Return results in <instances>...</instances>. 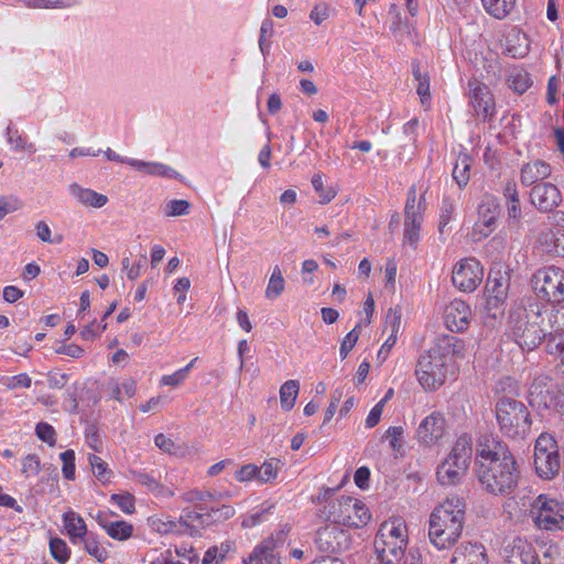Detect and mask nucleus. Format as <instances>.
I'll list each match as a JSON object with an SVG mask.
<instances>
[{
	"instance_id": "nucleus-1",
	"label": "nucleus",
	"mask_w": 564,
	"mask_h": 564,
	"mask_svg": "<svg viewBox=\"0 0 564 564\" xmlns=\"http://www.w3.org/2000/svg\"><path fill=\"white\" fill-rule=\"evenodd\" d=\"M477 476L482 488L494 496H508L518 487L519 464L509 446L498 440L481 443L476 457Z\"/></svg>"
},
{
	"instance_id": "nucleus-2",
	"label": "nucleus",
	"mask_w": 564,
	"mask_h": 564,
	"mask_svg": "<svg viewBox=\"0 0 564 564\" xmlns=\"http://www.w3.org/2000/svg\"><path fill=\"white\" fill-rule=\"evenodd\" d=\"M560 318H564V312L531 303L528 308L511 315L516 343L523 350L534 349L553 329L560 328Z\"/></svg>"
},
{
	"instance_id": "nucleus-3",
	"label": "nucleus",
	"mask_w": 564,
	"mask_h": 564,
	"mask_svg": "<svg viewBox=\"0 0 564 564\" xmlns=\"http://www.w3.org/2000/svg\"><path fill=\"white\" fill-rule=\"evenodd\" d=\"M464 498L453 495L432 511L429 521V540L437 550H449L460 539L465 521Z\"/></svg>"
},
{
	"instance_id": "nucleus-4",
	"label": "nucleus",
	"mask_w": 564,
	"mask_h": 564,
	"mask_svg": "<svg viewBox=\"0 0 564 564\" xmlns=\"http://www.w3.org/2000/svg\"><path fill=\"white\" fill-rule=\"evenodd\" d=\"M495 416L500 433L510 440H524L531 432L532 416L529 408L520 400L500 395L495 403Z\"/></svg>"
},
{
	"instance_id": "nucleus-5",
	"label": "nucleus",
	"mask_w": 564,
	"mask_h": 564,
	"mask_svg": "<svg viewBox=\"0 0 564 564\" xmlns=\"http://www.w3.org/2000/svg\"><path fill=\"white\" fill-rule=\"evenodd\" d=\"M325 519L334 524L362 528L371 519L368 507L359 499L341 496L325 505Z\"/></svg>"
},
{
	"instance_id": "nucleus-6",
	"label": "nucleus",
	"mask_w": 564,
	"mask_h": 564,
	"mask_svg": "<svg viewBox=\"0 0 564 564\" xmlns=\"http://www.w3.org/2000/svg\"><path fill=\"white\" fill-rule=\"evenodd\" d=\"M529 514L542 531H564V501L547 494L529 499Z\"/></svg>"
},
{
	"instance_id": "nucleus-7",
	"label": "nucleus",
	"mask_w": 564,
	"mask_h": 564,
	"mask_svg": "<svg viewBox=\"0 0 564 564\" xmlns=\"http://www.w3.org/2000/svg\"><path fill=\"white\" fill-rule=\"evenodd\" d=\"M531 282L536 297L552 308L564 303V269L556 265L541 268Z\"/></svg>"
},
{
	"instance_id": "nucleus-8",
	"label": "nucleus",
	"mask_w": 564,
	"mask_h": 564,
	"mask_svg": "<svg viewBox=\"0 0 564 564\" xmlns=\"http://www.w3.org/2000/svg\"><path fill=\"white\" fill-rule=\"evenodd\" d=\"M533 464L538 476L542 479H553L560 471L561 457L558 444L553 434L541 433L534 443Z\"/></svg>"
},
{
	"instance_id": "nucleus-9",
	"label": "nucleus",
	"mask_w": 564,
	"mask_h": 564,
	"mask_svg": "<svg viewBox=\"0 0 564 564\" xmlns=\"http://www.w3.org/2000/svg\"><path fill=\"white\" fill-rule=\"evenodd\" d=\"M290 530L291 527L288 523L280 525L242 558V564H281L279 550L285 544Z\"/></svg>"
},
{
	"instance_id": "nucleus-10",
	"label": "nucleus",
	"mask_w": 564,
	"mask_h": 564,
	"mask_svg": "<svg viewBox=\"0 0 564 564\" xmlns=\"http://www.w3.org/2000/svg\"><path fill=\"white\" fill-rule=\"evenodd\" d=\"M390 522V564H423L417 551L408 549L409 533L405 521L400 517H393Z\"/></svg>"
},
{
	"instance_id": "nucleus-11",
	"label": "nucleus",
	"mask_w": 564,
	"mask_h": 564,
	"mask_svg": "<svg viewBox=\"0 0 564 564\" xmlns=\"http://www.w3.org/2000/svg\"><path fill=\"white\" fill-rule=\"evenodd\" d=\"M446 367L447 362L431 350L422 355L417 362L416 375L423 389L435 391L441 388L446 380Z\"/></svg>"
},
{
	"instance_id": "nucleus-12",
	"label": "nucleus",
	"mask_w": 564,
	"mask_h": 564,
	"mask_svg": "<svg viewBox=\"0 0 564 564\" xmlns=\"http://www.w3.org/2000/svg\"><path fill=\"white\" fill-rule=\"evenodd\" d=\"M467 88L468 106L473 115L482 121L492 119L496 115V102L489 87L478 79H470Z\"/></svg>"
},
{
	"instance_id": "nucleus-13",
	"label": "nucleus",
	"mask_w": 564,
	"mask_h": 564,
	"mask_svg": "<svg viewBox=\"0 0 564 564\" xmlns=\"http://www.w3.org/2000/svg\"><path fill=\"white\" fill-rule=\"evenodd\" d=\"M482 279L484 269L476 258L462 259L453 268L452 282L462 292H474Z\"/></svg>"
},
{
	"instance_id": "nucleus-14",
	"label": "nucleus",
	"mask_w": 564,
	"mask_h": 564,
	"mask_svg": "<svg viewBox=\"0 0 564 564\" xmlns=\"http://www.w3.org/2000/svg\"><path fill=\"white\" fill-rule=\"evenodd\" d=\"M564 395L547 377H538L530 387V402L538 408L557 409L563 405Z\"/></svg>"
},
{
	"instance_id": "nucleus-15",
	"label": "nucleus",
	"mask_w": 564,
	"mask_h": 564,
	"mask_svg": "<svg viewBox=\"0 0 564 564\" xmlns=\"http://www.w3.org/2000/svg\"><path fill=\"white\" fill-rule=\"evenodd\" d=\"M505 564H541L539 554L531 542L516 538L503 549Z\"/></svg>"
},
{
	"instance_id": "nucleus-16",
	"label": "nucleus",
	"mask_w": 564,
	"mask_h": 564,
	"mask_svg": "<svg viewBox=\"0 0 564 564\" xmlns=\"http://www.w3.org/2000/svg\"><path fill=\"white\" fill-rule=\"evenodd\" d=\"M348 534L337 525H325L316 532L315 544L323 553H338L347 547Z\"/></svg>"
},
{
	"instance_id": "nucleus-17",
	"label": "nucleus",
	"mask_w": 564,
	"mask_h": 564,
	"mask_svg": "<svg viewBox=\"0 0 564 564\" xmlns=\"http://www.w3.org/2000/svg\"><path fill=\"white\" fill-rule=\"evenodd\" d=\"M399 8L394 13V34L402 41L405 39L413 40V20L412 18L417 12L419 3L417 0H399L398 4H393V8Z\"/></svg>"
},
{
	"instance_id": "nucleus-18",
	"label": "nucleus",
	"mask_w": 564,
	"mask_h": 564,
	"mask_svg": "<svg viewBox=\"0 0 564 564\" xmlns=\"http://www.w3.org/2000/svg\"><path fill=\"white\" fill-rule=\"evenodd\" d=\"M471 317L470 306L460 299H454L444 308V322L446 327L456 333L466 330Z\"/></svg>"
},
{
	"instance_id": "nucleus-19",
	"label": "nucleus",
	"mask_w": 564,
	"mask_h": 564,
	"mask_svg": "<svg viewBox=\"0 0 564 564\" xmlns=\"http://www.w3.org/2000/svg\"><path fill=\"white\" fill-rule=\"evenodd\" d=\"M445 417L441 412H432L419 425L416 436L427 446L436 444L444 435Z\"/></svg>"
},
{
	"instance_id": "nucleus-20",
	"label": "nucleus",
	"mask_w": 564,
	"mask_h": 564,
	"mask_svg": "<svg viewBox=\"0 0 564 564\" xmlns=\"http://www.w3.org/2000/svg\"><path fill=\"white\" fill-rule=\"evenodd\" d=\"M486 547L478 542H463L454 551L449 564H487Z\"/></svg>"
},
{
	"instance_id": "nucleus-21",
	"label": "nucleus",
	"mask_w": 564,
	"mask_h": 564,
	"mask_svg": "<svg viewBox=\"0 0 564 564\" xmlns=\"http://www.w3.org/2000/svg\"><path fill=\"white\" fill-rule=\"evenodd\" d=\"M530 197L532 205L540 212H553L562 199L558 188L550 183L535 186Z\"/></svg>"
},
{
	"instance_id": "nucleus-22",
	"label": "nucleus",
	"mask_w": 564,
	"mask_h": 564,
	"mask_svg": "<svg viewBox=\"0 0 564 564\" xmlns=\"http://www.w3.org/2000/svg\"><path fill=\"white\" fill-rule=\"evenodd\" d=\"M99 527L107 533L109 538L116 541L124 542L133 535L134 527L124 520L111 521L108 516L99 511L95 517Z\"/></svg>"
},
{
	"instance_id": "nucleus-23",
	"label": "nucleus",
	"mask_w": 564,
	"mask_h": 564,
	"mask_svg": "<svg viewBox=\"0 0 564 564\" xmlns=\"http://www.w3.org/2000/svg\"><path fill=\"white\" fill-rule=\"evenodd\" d=\"M429 350L448 362L452 358L464 357L466 347L463 339L453 335H443L436 339L434 346Z\"/></svg>"
},
{
	"instance_id": "nucleus-24",
	"label": "nucleus",
	"mask_w": 564,
	"mask_h": 564,
	"mask_svg": "<svg viewBox=\"0 0 564 564\" xmlns=\"http://www.w3.org/2000/svg\"><path fill=\"white\" fill-rule=\"evenodd\" d=\"M509 291V279L503 275L492 276L489 274L486 284V304H490L491 308H497V306L505 307L506 300L508 297Z\"/></svg>"
},
{
	"instance_id": "nucleus-25",
	"label": "nucleus",
	"mask_w": 564,
	"mask_h": 564,
	"mask_svg": "<svg viewBox=\"0 0 564 564\" xmlns=\"http://www.w3.org/2000/svg\"><path fill=\"white\" fill-rule=\"evenodd\" d=\"M64 533L72 544L76 545L89 533L84 518L72 509L62 516Z\"/></svg>"
},
{
	"instance_id": "nucleus-26",
	"label": "nucleus",
	"mask_w": 564,
	"mask_h": 564,
	"mask_svg": "<svg viewBox=\"0 0 564 564\" xmlns=\"http://www.w3.org/2000/svg\"><path fill=\"white\" fill-rule=\"evenodd\" d=\"M105 155L109 161L126 163L134 169L143 170L149 174L171 176L172 173H174L171 167L160 163H147L134 159L122 158L109 148L105 151Z\"/></svg>"
},
{
	"instance_id": "nucleus-27",
	"label": "nucleus",
	"mask_w": 564,
	"mask_h": 564,
	"mask_svg": "<svg viewBox=\"0 0 564 564\" xmlns=\"http://www.w3.org/2000/svg\"><path fill=\"white\" fill-rule=\"evenodd\" d=\"M467 469L468 467L446 457L436 470L437 481L442 486H454L460 481Z\"/></svg>"
},
{
	"instance_id": "nucleus-28",
	"label": "nucleus",
	"mask_w": 564,
	"mask_h": 564,
	"mask_svg": "<svg viewBox=\"0 0 564 564\" xmlns=\"http://www.w3.org/2000/svg\"><path fill=\"white\" fill-rule=\"evenodd\" d=\"M551 174V166L542 160H533L522 165L520 180L524 186H531L547 178Z\"/></svg>"
},
{
	"instance_id": "nucleus-29",
	"label": "nucleus",
	"mask_w": 564,
	"mask_h": 564,
	"mask_svg": "<svg viewBox=\"0 0 564 564\" xmlns=\"http://www.w3.org/2000/svg\"><path fill=\"white\" fill-rule=\"evenodd\" d=\"M181 528L186 527L198 532L200 529L212 525L213 513L209 509L199 507L198 509H185L180 518Z\"/></svg>"
},
{
	"instance_id": "nucleus-30",
	"label": "nucleus",
	"mask_w": 564,
	"mask_h": 564,
	"mask_svg": "<svg viewBox=\"0 0 564 564\" xmlns=\"http://www.w3.org/2000/svg\"><path fill=\"white\" fill-rule=\"evenodd\" d=\"M506 51L512 57H524L530 51L529 36L521 30L513 28L506 36Z\"/></svg>"
},
{
	"instance_id": "nucleus-31",
	"label": "nucleus",
	"mask_w": 564,
	"mask_h": 564,
	"mask_svg": "<svg viewBox=\"0 0 564 564\" xmlns=\"http://www.w3.org/2000/svg\"><path fill=\"white\" fill-rule=\"evenodd\" d=\"M78 544H82L83 550L98 563H105L110 556L105 543L101 542L99 536L94 532L87 533Z\"/></svg>"
},
{
	"instance_id": "nucleus-32",
	"label": "nucleus",
	"mask_w": 564,
	"mask_h": 564,
	"mask_svg": "<svg viewBox=\"0 0 564 564\" xmlns=\"http://www.w3.org/2000/svg\"><path fill=\"white\" fill-rule=\"evenodd\" d=\"M473 455V441L471 437L467 434L460 435L447 455L448 458L469 467Z\"/></svg>"
},
{
	"instance_id": "nucleus-33",
	"label": "nucleus",
	"mask_w": 564,
	"mask_h": 564,
	"mask_svg": "<svg viewBox=\"0 0 564 564\" xmlns=\"http://www.w3.org/2000/svg\"><path fill=\"white\" fill-rule=\"evenodd\" d=\"M147 524L153 532L159 534H173L182 532L180 520H173L171 517L165 514H154L149 517Z\"/></svg>"
},
{
	"instance_id": "nucleus-34",
	"label": "nucleus",
	"mask_w": 564,
	"mask_h": 564,
	"mask_svg": "<svg viewBox=\"0 0 564 564\" xmlns=\"http://www.w3.org/2000/svg\"><path fill=\"white\" fill-rule=\"evenodd\" d=\"M497 227V217L494 214H478L474 221L470 237L474 241H479L490 236Z\"/></svg>"
},
{
	"instance_id": "nucleus-35",
	"label": "nucleus",
	"mask_w": 564,
	"mask_h": 564,
	"mask_svg": "<svg viewBox=\"0 0 564 564\" xmlns=\"http://www.w3.org/2000/svg\"><path fill=\"white\" fill-rule=\"evenodd\" d=\"M471 161V156L466 152L458 153L456 158L452 175L460 188L469 182Z\"/></svg>"
},
{
	"instance_id": "nucleus-36",
	"label": "nucleus",
	"mask_w": 564,
	"mask_h": 564,
	"mask_svg": "<svg viewBox=\"0 0 564 564\" xmlns=\"http://www.w3.org/2000/svg\"><path fill=\"white\" fill-rule=\"evenodd\" d=\"M509 87L517 94L525 93L532 85L529 73L521 67H512L507 75Z\"/></svg>"
},
{
	"instance_id": "nucleus-37",
	"label": "nucleus",
	"mask_w": 564,
	"mask_h": 564,
	"mask_svg": "<svg viewBox=\"0 0 564 564\" xmlns=\"http://www.w3.org/2000/svg\"><path fill=\"white\" fill-rule=\"evenodd\" d=\"M546 351L561 359L564 366V318H560V328L550 333L546 343Z\"/></svg>"
},
{
	"instance_id": "nucleus-38",
	"label": "nucleus",
	"mask_w": 564,
	"mask_h": 564,
	"mask_svg": "<svg viewBox=\"0 0 564 564\" xmlns=\"http://www.w3.org/2000/svg\"><path fill=\"white\" fill-rule=\"evenodd\" d=\"M481 3L488 14L502 20L514 9L516 0H481Z\"/></svg>"
},
{
	"instance_id": "nucleus-39",
	"label": "nucleus",
	"mask_w": 564,
	"mask_h": 564,
	"mask_svg": "<svg viewBox=\"0 0 564 564\" xmlns=\"http://www.w3.org/2000/svg\"><path fill=\"white\" fill-rule=\"evenodd\" d=\"M72 192L75 197L86 206L99 208L108 202L107 196L89 188H82L77 185H74L72 186Z\"/></svg>"
},
{
	"instance_id": "nucleus-40",
	"label": "nucleus",
	"mask_w": 564,
	"mask_h": 564,
	"mask_svg": "<svg viewBox=\"0 0 564 564\" xmlns=\"http://www.w3.org/2000/svg\"><path fill=\"white\" fill-rule=\"evenodd\" d=\"M300 391L297 380L290 379L280 388V402L284 411H290L295 405V401Z\"/></svg>"
},
{
	"instance_id": "nucleus-41",
	"label": "nucleus",
	"mask_w": 564,
	"mask_h": 564,
	"mask_svg": "<svg viewBox=\"0 0 564 564\" xmlns=\"http://www.w3.org/2000/svg\"><path fill=\"white\" fill-rule=\"evenodd\" d=\"M422 221V214H408L404 220V239L409 245L415 246L417 243Z\"/></svg>"
},
{
	"instance_id": "nucleus-42",
	"label": "nucleus",
	"mask_w": 564,
	"mask_h": 564,
	"mask_svg": "<svg viewBox=\"0 0 564 564\" xmlns=\"http://www.w3.org/2000/svg\"><path fill=\"white\" fill-rule=\"evenodd\" d=\"M412 72L416 82V94L423 105L429 104L431 99L430 77L426 73H422L417 63H412Z\"/></svg>"
},
{
	"instance_id": "nucleus-43",
	"label": "nucleus",
	"mask_w": 564,
	"mask_h": 564,
	"mask_svg": "<svg viewBox=\"0 0 564 564\" xmlns=\"http://www.w3.org/2000/svg\"><path fill=\"white\" fill-rule=\"evenodd\" d=\"M285 288V281L282 275L281 269L275 265L273 268L272 274L269 279L268 286L265 289V296L269 300L278 299Z\"/></svg>"
},
{
	"instance_id": "nucleus-44",
	"label": "nucleus",
	"mask_w": 564,
	"mask_h": 564,
	"mask_svg": "<svg viewBox=\"0 0 564 564\" xmlns=\"http://www.w3.org/2000/svg\"><path fill=\"white\" fill-rule=\"evenodd\" d=\"M50 552L59 564H66L70 558V549L63 539L57 536L50 539Z\"/></svg>"
},
{
	"instance_id": "nucleus-45",
	"label": "nucleus",
	"mask_w": 564,
	"mask_h": 564,
	"mask_svg": "<svg viewBox=\"0 0 564 564\" xmlns=\"http://www.w3.org/2000/svg\"><path fill=\"white\" fill-rule=\"evenodd\" d=\"M89 465L91 466L95 477L102 484L110 481L112 477L111 469L108 468V464L99 456L90 454L88 456Z\"/></svg>"
},
{
	"instance_id": "nucleus-46",
	"label": "nucleus",
	"mask_w": 564,
	"mask_h": 564,
	"mask_svg": "<svg viewBox=\"0 0 564 564\" xmlns=\"http://www.w3.org/2000/svg\"><path fill=\"white\" fill-rule=\"evenodd\" d=\"M281 469V462L279 459H270L264 462L258 467L259 473L257 474V480L262 484L273 481L278 477V473Z\"/></svg>"
},
{
	"instance_id": "nucleus-47",
	"label": "nucleus",
	"mask_w": 564,
	"mask_h": 564,
	"mask_svg": "<svg viewBox=\"0 0 564 564\" xmlns=\"http://www.w3.org/2000/svg\"><path fill=\"white\" fill-rule=\"evenodd\" d=\"M390 447L395 456H403L408 448L405 431L402 426L390 427Z\"/></svg>"
},
{
	"instance_id": "nucleus-48",
	"label": "nucleus",
	"mask_w": 564,
	"mask_h": 564,
	"mask_svg": "<svg viewBox=\"0 0 564 564\" xmlns=\"http://www.w3.org/2000/svg\"><path fill=\"white\" fill-rule=\"evenodd\" d=\"M30 9H58L68 8L75 3V0H20Z\"/></svg>"
},
{
	"instance_id": "nucleus-49",
	"label": "nucleus",
	"mask_w": 564,
	"mask_h": 564,
	"mask_svg": "<svg viewBox=\"0 0 564 564\" xmlns=\"http://www.w3.org/2000/svg\"><path fill=\"white\" fill-rule=\"evenodd\" d=\"M110 500L127 514H132L135 511V499L130 492L113 494Z\"/></svg>"
},
{
	"instance_id": "nucleus-50",
	"label": "nucleus",
	"mask_w": 564,
	"mask_h": 564,
	"mask_svg": "<svg viewBox=\"0 0 564 564\" xmlns=\"http://www.w3.org/2000/svg\"><path fill=\"white\" fill-rule=\"evenodd\" d=\"M312 186L323 204L329 203L335 197V192L332 188H325L323 176L319 173L312 176Z\"/></svg>"
},
{
	"instance_id": "nucleus-51",
	"label": "nucleus",
	"mask_w": 564,
	"mask_h": 564,
	"mask_svg": "<svg viewBox=\"0 0 564 564\" xmlns=\"http://www.w3.org/2000/svg\"><path fill=\"white\" fill-rule=\"evenodd\" d=\"M549 240L552 243V248L549 249V252L564 257V229H556L555 231L545 234V241L547 242Z\"/></svg>"
},
{
	"instance_id": "nucleus-52",
	"label": "nucleus",
	"mask_w": 564,
	"mask_h": 564,
	"mask_svg": "<svg viewBox=\"0 0 564 564\" xmlns=\"http://www.w3.org/2000/svg\"><path fill=\"white\" fill-rule=\"evenodd\" d=\"M35 434L42 442H45L50 446L56 445V432L51 424L46 422L37 423L35 426Z\"/></svg>"
},
{
	"instance_id": "nucleus-53",
	"label": "nucleus",
	"mask_w": 564,
	"mask_h": 564,
	"mask_svg": "<svg viewBox=\"0 0 564 564\" xmlns=\"http://www.w3.org/2000/svg\"><path fill=\"white\" fill-rule=\"evenodd\" d=\"M59 458L63 462L62 471L66 479L73 480L75 478V452L67 449L59 454Z\"/></svg>"
},
{
	"instance_id": "nucleus-54",
	"label": "nucleus",
	"mask_w": 564,
	"mask_h": 564,
	"mask_svg": "<svg viewBox=\"0 0 564 564\" xmlns=\"http://www.w3.org/2000/svg\"><path fill=\"white\" fill-rule=\"evenodd\" d=\"M22 474L25 477L36 476L41 471V460L35 454H29L22 459Z\"/></svg>"
},
{
	"instance_id": "nucleus-55",
	"label": "nucleus",
	"mask_w": 564,
	"mask_h": 564,
	"mask_svg": "<svg viewBox=\"0 0 564 564\" xmlns=\"http://www.w3.org/2000/svg\"><path fill=\"white\" fill-rule=\"evenodd\" d=\"M383 440L384 435L378 443H369L366 448V456L370 459L376 460V466L378 469L384 468L386 466L384 458L382 456V451L380 448V446L383 444Z\"/></svg>"
},
{
	"instance_id": "nucleus-56",
	"label": "nucleus",
	"mask_w": 564,
	"mask_h": 564,
	"mask_svg": "<svg viewBox=\"0 0 564 564\" xmlns=\"http://www.w3.org/2000/svg\"><path fill=\"white\" fill-rule=\"evenodd\" d=\"M132 478L134 481L144 486L151 492H154L155 488H159V480L153 476V474L144 473V471H133Z\"/></svg>"
},
{
	"instance_id": "nucleus-57",
	"label": "nucleus",
	"mask_w": 564,
	"mask_h": 564,
	"mask_svg": "<svg viewBox=\"0 0 564 564\" xmlns=\"http://www.w3.org/2000/svg\"><path fill=\"white\" fill-rule=\"evenodd\" d=\"M490 306V304L485 303L482 319L486 325L494 327L497 322L502 319L505 307L498 305L497 308H491Z\"/></svg>"
},
{
	"instance_id": "nucleus-58",
	"label": "nucleus",
	"mask_w": 564,
	"mask_h": 564,
	"mask_svg": "<svg viewBox=\"0 0 564 564\" xmlns=\"http://www.w3.org/2000/svg\"><path fill=\"white\" fill-rule=\"evenodd\" d=\"M359 325H357L354 329H351L344 338L340 345V357L341 359H345L347 355L355 347L358 338H359Z\"/></svg>"
},
{
	"instance_id": "nucleus-59",
	"label": "nucleus",
	"mask_w": 564,
	"mask_h": 564,
	"mask_svg": "<svg viewBox=\"0 0 564 564\" xmlns=\"http://www.w3.org/2000/svg\"><path fill=\"white\" fill-rule=\"evenodd\" d=\"M388 401V393L370 410L367 419H366V426L368 429L375 427L382 415L384 403Z\"/></svg>"
},
{
	"instance_id": "nucleus-60",
	"label": "nucleus",
	"mask_w": 564,
	"mask_h": 564,
	"mask_svg": "<svg viewBox=\"0 0 564 564\" xmlns=\"http://www.w3.org/2000/svg\"><path fill=\"white\" fill-rule=\"evenodd\" d=\"M505 197L507 199V209L508 212L516 213L520 209V202L518 197V192L516 184L508 183L505 188Z\"/></svg>"
},
{
	"instance_id": "nucleus-61",
	"label": "nucleus",
	"mask_w": 564,
	"mask_h": 564,
	"mask_svg": "<svg viewBox=\"0 0 564 564\" xmlns=\"http://www.w3.org/2000/svg\"><path fill=\"white\" fill-rule=\"evenodd\" d=\"M187 379L186 369H178L172 375H164L160 380L161 386L180 387Z\"/></svg>"
},
{
	"instance_id": "nucleus-62",
	"label": "nucleus",
	"mask_w": 564,
	"mask_h": 564,
	"mask_svg": "<svg viewBox=\"0 0 564 564\" xmlns=\"http://www.w3.org/2000/svg\"><path fill=\"white\" fill-rule=\"evenodd\" d=\"M258 473L259 470L257 465L246 464L236 470L235 478L240 482H246L251 479H257Z\"/></svg>"
},
{
	"instance_id": "nucleus-63",
	"label": "nucleus",
	"mask_w": 564,
	"mask_h": 564,
	"mask_svg": "<svg viewBox=\"0 0 564 564\" xmlns=\"http://www.w3.org/2000/svg\"><path fill=\"white\" fill-rule=\"evenodd\" d=\"M36 235L44 242L59 243L62 241L61 235L52 236L51 229L45 221H40L36 225Z\"/></svg>"
},
{
	"instance_id": "nucleus-64",
	"label": "nucleus",
	"mask_w": 564,
	"mask_h": 564,
	"mask_svg": "<svg viewBox=\"0 0 564 564\" xmlns=\"http://www.w3.org/2000/svg\"><path fill=\"white\" fill-rule=\"evenodd\" d=\"M329 6L326 3H318L316 4L311 13L310 19L316 24L321 25L324 21H326L329 18Z\"/></svg>"
}]
</instances>
